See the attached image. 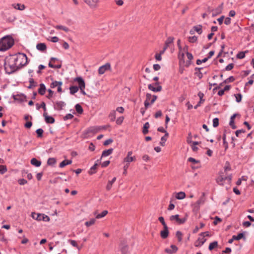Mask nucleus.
<instances>
[{
	"label": "nucleus",
	"instance_id": "cd10ccee",
	"mask_svg": "<svg viewBox=\"0 0 254 254\" xmlns=\"http://www.w3.org/2000/svg\"><path fill=\"white\" fill-rule=\"evenodd\" d=\"M71 163L72 161L71 160H64L60 164L59 166L61 168H63L65 167L66 165L71 164Z\"/></svg>",
	"mask_w": 254,
	"mask_h": 254
},
{
	"label": "nucleus",
	"instance_id": "4c0bfd02",
	"mask_svg": "<svg viewBox=\"0 0 254 254\" xmlns=\"http://www.w3.org/2000/svg\"><path fill=\"white\" fill-rule=\"evenodd\" d=\"M217 246H218V242L217 241H214L212 243H211L209 244L208 249L210 251H212L215 248H216Z\"/></svg>",
	"mask_w": 254,
	"mask_h": 254
},
{
	"label": "nucleus",
	"instance_id": "f3484780",
	"mask_svg": "<svg viewBox=\"0 0 254 254\" xmlns=\"http://www.w3.org/2000/svg\"><path fill=\"white\" fill-rule=\"evenodd\" d=\"M169 234V231L168 227H164L163 230L161 231L160 232V235L162 238L166 239L168 237Z\"/></svg>",
	"mask_w": 254,
	"mask_h": 254
},
{
	"label": "nucleus",
	"instance_id": "a18cd8bd",
	"mask_svg": "<svg viewBox=\"0 0 254 254\" xmlns=\"http://www.w3.org/2000/svg\"><path fill=\"white\" fill-rule=\"evenodd\" d=\"M233 236V239H235V240H240L242 238H243L244 237V235L243 233H239L237 236L234 235Z\"/></svg>",
	"mask_w": 254,
	"mask_h": 254
},
{
	"label": "nucleus",
	"instance_id": "13d9d810",
	"mask_svg": "<svg viewBox=\"0 0 254 254\" xmlns=\"http://www.w3.org/2000/svg\"><path fill=\"white\" fill-rule=\"evenodd\" d=\"M48 92H49V94L47 95V98L51 99L53 97L54 92L50 89L48 90Z\"/></svg>",
	"mask_w": 254,
	"mask_h": 254
},
{
	"label": "nucleus",
	"instance_id": "f704fd0d",
	"mask_svg": "<svg viewBox=\"0 0 254 254\" xmlns=\"http://www.w3.org/2000/svg\"><path fill=\"white\" fill-rule=\"evenodd\" d=\"M79 88V87L76 86H71L69 88L70 94H74V93H76L78 91Z\"/></svg>",
	"mask_w": 254,
	"mask_h": 254
},
{
	"label": "nucleus",
	"instance_id": "37998d69",
	"mask_svg": "<svg viewBox=\"0 0 254 254\" xmlns=\"http://www.w3.org/2000/svg\"><path fill=\"white\" fill-rule=\"evenodd\" d=\"M108 214L107 210H104L101 214H99L96 216V218L100 219L102 217H104Z\"/></svg>",
	"mask_w": 254,
	"mask_h": 254
},
{
	"label": "nucleus",
	"instance_id": "e433bc0d",
	"mask_svg": "<svg viewBox=\"0 0 254 254\" xmlns=\"http://www.w3.org/2000/svg\"><path fill=\"white\" fill-rule=\"evenodd\" d=\"M54 27L57 29H61V30L64 31L65 32H67L69 31V29H68V28H67L65 26H63V25H56Z\"/></svg>",
	"mask_w": 254,
	"mask_h": 254
},
{
	"label": "nucleus",
	"instance_id": "864d4df0",
	"mask_svg": "<svg viewBox=\"0 0 254 254\" xmlns=\"http://www.w3.org/2000/svg\"><path fill=\"white\" fill-rule=\"evenodd\" d=\"M197 38L195 36H190L189 37V41L190 43H194L196 41Z\"/></svg>",
	"mask_w": 254,
	"mask_h": 254
},
{
	"label": "nucleus",
	"instance_id": "2eb2a0df",
	"mask_svg": "<svg viewBox=\"0 0 254 254\" xmlns=\"http://www.w3.org/2000/svg\"><path fill=\"white\" fill-rule=\"evenodd\" d=\"M44 117L45 119V121L48 124H53L55 122V119L54 118L51 116H49L46 112H44L43 114Z\"/></svg>",
	"mask_w": 254,
	"mask_h": 254
},
{
	"label": "nucleus",
	"instance_id": "39448f33",
	"mask_svg": "<svg viewBox=\"0 0 254 254\" xmlns=\"http://www.w3.org/2000/svg\"><path fill=\"white\" fill-rule=\"evenodd\" d=\"M223 174V173H220L219 176L216 179V182L222 186H223L224 183L230 184L232 180V176L230 175L225 177Z\"/></svg>",
	"mask_w": 254,
	"mask_h": 254
},
{
	"label": "nucleus",
	"instance_id": "58836bf2",
	"mask_svg": "<svg viewBox=\"0 0 254 254\" xmlns=\"http://www.w3.org/2000/svg\"><path fill=\"white\" fill-rule=\"evenodd\" d=\"M56 163V159L55 158H50L47 161L48 165L53 166Z\"/></svg>",
	"mask_w": 254,
	"mask_h": 254
},
{
	"label": "nucleus",
	"instance_id": "c03bdc74",
	"mask_svg": "<svg viewBox=\"0 0 254 254\" xmlns=\"http://www.w3.org/2000/svg\"><path fill=\"white\" fill-rule=\"evenodd\" d=\"M96 220L94 218L91 219L90 221L85 222V225L87 227H89L93 225L95 223Z\"/></svg>",
	"mask_w": 254,
	"mask_h": 254
},
{
	"label": "nucleus",
	"instance_id": "c756f323",
	"mask_svg": "<svg viewBox=\"0 0 254 254\" xmlns=\"http://www.w3.org/2000/svg\"><path fill=\"white\" fill-rule=\"evenodd\" d=\"M116 178L114 177L113 178V179L111 181H109L108 182L107 185L106 186L107 190H110L111 189L112 185L116 181Z\"/></svg>",
	"mask_w": 254,
	"mask_h": 254
},
{
	"label": "nucleus",
	"instance_id": "7ed1b4c3",
	"mask_svg": "<svg viewBox=\"0 0 254 254\" xmlns=\"http://www.w3.org/2000/svg\"><path fill=\"white\" fill-rule=\"evenodd\" d=\"M14 44L13 38L10 36H6L0 40V51H4L10 47Z\"/></svg>",
	"mask_w": 254,
	"mask_h": 254
},
{
	"label": "nucleus",
	"instance_id": "4be33fe9",
	"mask_svg": "<svg viewBox=\"0 0 254 254\" xmlns=\"http://www.w3.org/2000/svg\"><path fill=\"white\" fill-rule=\"evenodd\" d=\"M113 151V149H112V148H110L108 150L103 151L102 153L101 158L108 156L109 155H110V154H111L112 153Z\"/></svg>",
	"mask_w": 254,
	"mask_h": 254
},
{
	"label": "nucleus",
	"instance_id": "2f4dec72",
	"mask_svg": "<svg viewBox=\"0 0 254 254\" xmlns=\"http://www.w3.org/2000/svg\"><path fill=\"white\" fill-rule=\"evenodd\" d=\"M150 125L148 122H146L143 126V128L142 130V133L144 134H146L148 132V128H149Z\"/></svg>",
	"mask_w": 254,
	"mask_h": 254
},
{
	"label": "nucleus",
	"instance_id": "72a5a7b5",
	"mask_svg": "<svg viewBox=\"0 0 254 254\" xmlns=\"http://www.w3.org/2000/svg\"><path fill=\"white\" fill-rule=\"evenodd\" d=\"M62 84L63 82L62 81H54L51 84L50 87L52 88H54L59 85H62Z\"/></svg>",
	"mask_w": 254,
	"mask_h": 254
},
{
	"label": "nucleus",
	"instance_id": "de8ad7c7",
	"mask_svg": "<svg viewBox=\"0 0 254 254\" xmlns=\"http://www.w3.org/2000/svg\"><path fill=\"white\" fill-rule=\"evenodd\" d=\"M36 132L38 137H41L43 136V130L42 128H38L36 130Z\"/></svg>",
	"mask_w": 254,
	"mask_h": 254
},
{
	"label": "nucleus",
	"instance_id": "09e8293b",
	"mask_svg": "<svg viewBox=\"0 0 254 254\" xmlns=\"http://www.w3.org/2000/svg\"><path fill=\"white\" fill-rule=\"evenodd\" d=\"M36 107L37 110H39L40 108H42L45 111L46 110V104L44 102H42L40 106H39L38 104H36Z\"/></svg>",
	"mask_w": 254,
	"mask_h": 254
},
{
	"label": "nucleus",
	"instance_id": "052dcab7",
	"mask_svg": "<svg viewBox=\"0 0 254 254\" xmlns=\"http://www.w3.org/2000/svg\"><path fill=\"white\" fill-rule=\"evenodd\" d=\"M188 161H189L190 162H191V163H192L193 164H196V163H198L199 162L198 160H196L194 158H192V157L189 158H188Z\"/></svg>",
	"mask_w": 254,
	"mask_h": 254
},
{
	"label": "nucleus",
	"instance_id": "5fc2aeb1",
	"mask_svg": "<svg viewBox=\"0 0 254 254\" xmlns=\"http://www.w3.org/2000/svg\"><path fill=\"white\" fill-rule=\"evenodd\" d=\"M158 220L162 223V224L163 225V228L165 227H167V225H166V223H165V222L164 221V218L163 217H162V216L159 217L158 218Z\"/></svg>",
	"mask_w": 254,
	"mask_h": 254
},
{
	"label": "nucleus",
	"instance_id": "5701e85b",
	"mask_svg": "<svg viewBox=\"0 0 254 254\" xmlns=\"http://www.w3.org/2000/svg\"><path fill=\"white\" fill-rule=\"evenodd\" d=\"M152 97L151 94L149 93H147L146 95V100L144 102V106L146 108H147L148 106L150 105V103H149V101L150 100L151 98Z\"/></svg>",
	"mask_w": 254,
	"mask_h": 254
},
{
	"label": "nucleus",
	"instance_id": "423d86ee",
	"mask_svg": "<svg viewBox=\"0 0 254 254\" xmlns=\"http://www.w3.org/2000/svg\"><path fill=\"white\" fill-rule=\"evenodd\" d=\"M99 130L100 127H90L83 132L82 134L83 137L88 138L90 137L97 133Z\"/></svg>",
	"mask_w": 254,
	"mask_h": 254
},
{
	"label": "nucleus",
	"instance_id": "6e6552de",
	"mask_svg": "<svg viewBox=\"0 0 254 254\" xmlns=\"http://www.w3.org/2000/svg\"><path fill=\"white\" fill-rule=\"evenodd\" d=\"M132 152L131 151H128L127 153V156L124 158L123 163L129 165L130 162H134L136 160L135 156H132Z\"/></svg>",
	"mask_w": 254,
	"mask_h": 254
},
{
	"label": "nucleus",
	"instance_id": "473e14b6",
	"mask_svg": "<svg viewBox=\"0 0 254 254\" xmlns=\"http://www.w3.org/2000/svg\"><path fill=\"white\" fill-rule=\"evenodd\" d=\"M68 243H69L73 247L76 248L79 251L80 250L81 247H79L77 245V242L75 240H68Z\"/></svg>",
	"mask_w": 254,
	"mask_h": 254
},
{
	"label": "nucleus",
	"instance_id": "aec40b11",
	"mask_svg": "<svg viewBox=\"0 0 254 254\" xmlns=\"http://www.w3.org/2000/svg\"><path fill=\"white\" fill-rule=\"evenodd\" d=\"M204 233H200L199 234V237L198 238V241H199L200 244H197V246H202L206 241V239L205 238V237L204 236Z\"/></svg>",
	"mask_w": 254,
	"mask_h": 254
},
{
	"label": "nucleus",
	"instance_id": "f8f14e48",
	"mask_svg": "<svg viewBox=\"0 0 254 254\" xmlns=\"http://www.w3.org/2000/svg\"><path fill=\"white\" fill-rule=\"evenodd\" d=\"M170 220L171 221H176L178 224H183L186 221V219H185L179 218V215L178 214L171 216L170 217Z\"/></svg>",
	"mask_w": 254,
	"mask_h": 254
},
{
	"label": "nucleus",
	"instance_id": "8fccbe9b",
	"mask_svg": "<svg viewBox=\"0 0 254 254\" xmlns=\"http://www.w3.org/2000/svg\"><path fill=\"white\" fill-rule=\"evenodd\" d=\"M245 53L246 52H239L237 55V58L240 59L244 58L245 57Z\"/></svg>",
	"mask_w": 254,
	"mask_h": 254
},
{
	"label": "nucleus",
	"instance_id": "c9c22d12",
	"mask_svg": "<svg viewBox=\"0 0 254 254\" xmlns=\"http://www.w3.org/2000/svg\"><path fill=\"white\" fill-rule=\"evenodd\" d=\"M109 118L111 121L114 122L116 119V111L114 110L111 111L109 115Z\"/></svg>",
	"mask_w": 254,
	"mask_h": 254
},
{
	"label": "nucleus",
	"instance_id": "9d476101",
	"mask_svg": "<svg viewBox=\"0 0 254 254\" xmlns=\"http://www.w3.org/2000/svg\"><path fill=\"white\" fill-rule=\"evenodd\" d=\"M111 69V65L109 63H107L105 64L100 66L98 69V73L100 74H104L106 71L109 70Z\"/></svg>",
	"mask_w": 254,
	"mask_h": 254
},
{
	"label": "nucleus",
	"instance_id": "393cba45",
	"mask_svg": "<svg viewBox=\"0 0 254 254\" xmlns=\"http://www.w3.org/2000/svg\"><path fill=\"white\" fill-rule=\"evenodd\" d=\"M31 164L36 167H39L41 165V162L36 158H32L31 160Z\"/></svg>",
	"mask_w": 254,
	"mask_h": 254
},
{
	"label": "nucleus",
	"instance_id": "dca6fc26",
	"mask_svg": "<svg viewBox=\"0 0 254 254\" xmlns=\"http://www.w3.org/2000/svg\"><path fill=\"white\" fill-rule=\"evenodd\" d=\"M65 105V104L63 101H57L55 104L54 108L58 110H61Z\"/></svg>",
	"mask_w": 254,
	"mask_h": 254
},
{
	"label": "nucleus",
	"instance_id": "a19ab883",
	"mask_svg": "<svg viewBox=\"0 0 254 254\" xmlns=\"http://www.w3.org/2000/svg\"><path fill=\"white\" fill-rule=\"evenodd\" d=\"M75 110L76 111V112L81 114L83 113V109L82 108V107L81 106V105H80L79 104H77L75 105Z\"/></svg>",
	"mask_w": 254,
	"mask_h": 254
},
{
	"label": "nucleus",
	"instance_id": "6e6d98bb",
	"mask_svg": "<svg viewBox=\"0 0 254 254\" xmlns=\"http://www.w3.org/2000/svg\"><path fill=\"white\" fill-rule=\"evenodd\" d=\"M129 165L125 164V165L123 167L124 172L123 173V174L125 176H126L127 174V170L129 167Z\"/></svg>",
	"mask_w": 254,
	"mask_h": 254
},
{
	"label": "nucleus",
	"instance_id": "9b49d317",
	"mask_svg": "<svg viewBox=\"0 0 254 254\" xmlns=\"http://www.w3.org/2000/svg\"><path fill=\"white\" fill-rule=\"evenodd\" d=\"M174 38L171 37H168L165 41V46L162 50L161 51V54H163L170 45L173 42Z\"/></svg>",
	"mask_w": 254,
	"mask_h": 254
},
{
	"label": "nucleus",
	"instance_id": "603ef678",
	"mask_svg": "<svg viewBox=\"0 0 254 254\" xmlns=\"http://www.w3.org/2000/svg\"><path fill=\"white\" fill-rule=\"evenodd\" d=\"M218 125H219V119L217 118H214L213 120V126L214 127H216L218 126Z\"/></svg>",
	"mask_w": 254,
	"mask_h": 254
},
{
	"label": "nucleus",
	"instance_id": "a878e982",
	"mask_svg": "<svg viewBox=\"0 0 254 254\" xmlns=\"http://www.w3.org/2000/svg\"><path fill=\"white\" fill-rule=\"evenodd\" d=\"M37 49L41 51H44L46 49V45L44 43H39L36 46Z\"/></svg>",
	"mask_w": 254,
	"mask_h": 254
},
{
	"label": "nucleus",
	"instance_id": "b1692460",
	"mask_svg": "<svg viewBox=\"0 0 254 254\" xmlns=\"http://www.w3.org/2000/svg\"><path fill=\"white\" fill-rule=\"evenodd\" d=\"M29 85L28 88L29 89L33 88L37 85V83L34 81V80L32 78H30L29 79Z\"/></svg>",
	"mask_w": 254,
	"mask_h": 254
},
{
	"label": "nucleus",
	"instance_id": "bf43d9fd",
	"mask_svg": "<svg viewBox=\"0 0 254 254\" xmlns=\"http://www.w3.org/2000/svg\"><path fill=\"white\" fill-rule=\"evenodd\" d=\"M245 130H244V129H240V130H237L235 132V134H236V135L237 137H240V134L243 133H245Z\"/></svg>",
	"mask_w": 254,
	"mask_h": 254
},
{
	"label": "nucleus",
	"instance_id": "4468645a",
	"mask_svg": "<svg viewBox=\"0 0 254 254\" xmlns=\"http://www.w3.org/2000/svg\"><path fill=\"white\" fill-rule=\"evenodd\" d=\"M91 7H95L99 2V0H83Z\"/></svg>",
	"mask_w": 254,
	"mask_h": 254
},
{
	"label": "nucleus",
	"instance_id": "e2e57ef3",
	"mask_svg": "<svg viewBox=\"0 0 254 254\" xmlns=\"http://www.w3.org/2000/svg\"><path fill=\"white\" fill-rule=\"evenodd\" d=\"M235 80V78L233 76H230L229 77V78H228L227 79H226L224 81V82L226 83H228L229 82H233Z\"/></svg>",
	"mask_w": 254,
	"mask_h": 254
},
{
	"label": "nucleus",
	"instance_id": "79ce46f5",
	"mask_svg": "<svg viewBox=\"0 0 254 254\" xmlns=\"http://www.w3.org/2000/svg\"><path fill=\"white\" fill-rule=\"evenodd\" d=\"M97 164H95L90 169L89 171V174L90 175H92L96 172V169L97 168Z\"/></svg>",
	"mask_w": 254,
	"mask_h": 254
},
{
	"label": "nucleus",
	"instance_id": "0eeeda50",
	"mask_svg": "<svg viewBox=\"0 0 254 254\" xmlns=\"http://www.w3.org/2000/svg\"><path fill=\"white\" fill-rule=\"evenodd\" d=\"M31 217L37 220V221H43L45 222H48L50 220V217L44 214L36 213L35 212H32L31 214Z\"/></svg>",
	"mask_w": 254,
	"mask_h": 254
},
{
	"label": "nucleus",
	"instance_id": "412c9836",
	"mask_svg": "<svg viewBox=\"0 0 254 254\" xmlns=\"http://www.w3.org/2000/svg\"><path fill=\"white\" fill-rule=\"evenodd\" d=\"M46 88L45 85L43 83L40 84V87L38 89V93L40 95H43L45 94V93L46 92Z\"/></svg>",
	"mask_w": 254,
	"mask_h": 254
},
{
	"label": "nucleus",
	"instance_id": "f03ea898",
	"mask_svg": "<svg viewBox=\"0 0 254 254\" xmlns=\"http://www.w3.org/2000/svg\"><path fill=\"white\" fill-rule=\"evenodd\" d=\"M188 47H186L184 48V51L186 52L188 60L187 61H185V53H179L178 58L179 60V64L180 65H182L183 66H186V67H188L189 66L192 64V60L193 58L192 55L188 52Z\"/></svg>",
	"mask_w": 254,
	"mask_h": 254
},
{
	"label": "nucleus",
	"instance_id": "6ab92c4d",
	"mask_svg": "<svg viewBox=\"0 0 254 254\" xmlns=\"http://www.w3.org/2000/svg\"><path fill=\"white\" fill-rule=\"evenodd\" d=\"M148 87L149 90L155 92L161 91L162 90L161 86H158L157 87H155L153 85L149 84Z\"/></svg>",
	"mask_w": 254,
	"mask_h": 254
},
{
	"label": "nucleus",
	"instance_id": "c85d7f7f",
	"mask_svg": "<svg viewBox=\"0 0 254 254\" xmlns=\"http://www.w3.org/2000/svg\"><path fill=\"white\" fill-rule=\"evenodd\" d=\"M168 136H169L168 133V132H166L165 135L161 137V141L160 142V144L161 146H163L165 145V142H166V141Z\"/></svg>",
	"mask_w": 254,
	"mask_h": 254
},
{
	"label": "nucleus",
	"instance_id": "680f3d73",
	"mask_svg": "<svg viewBox=\"0 0 254 254\" xmlns=\"http://www.w3.org/2000/svg\"><path fill=\"white\" fill-rule=\"evenodd\" d=\"M123 120H124V117H120L118 118L117 119L116 123L118 125H121L123 123Z\"/></svg>",
	"mask_w": 254,
	"mask_h": 254
},
{
	"label": "nucleus",
	"instance_id": "f257e3e1",
	"mask_svg": "<svg viewBox=\"0 0 254 254\" xmlns=\"http://www.w3.org/2000/svg\"><path fill=\"white\" fill-rule=\"evenodd\" d=\"M4 67L5 72L8 74H11L18 69L11 55L5 58Z\"/></svg>",
	"mask_w": 254,
	"mask_h": 254
},
{
	"label": "nucleus",
	"instance_id": "20e7f679",
	"mask_svg": "<svg viewBox=\"0 0 254 254\" xmlns=\"http://www.w3.org/2000/svg\"><path fill=\"white\" fill-rule=\"evenodd\" d=\"M11 56L16 64L18 69L27 64V57L25 54L18 53L17 55Z\"/></svg>",
	"mask_w": 254,
	"mask_h": 254
},
{
	"label": "nucleus",
	"instance_id": "7c9ffc66",
	"mask_svg": "<svg viewBox=\"0 0 254 254\" xmlns=\"http://www.w3.org/2000/svg\"><path fill=\"white\" fill-rule=\"evenodd\" d=\"M186 197V194L183 191H180L176 194V197L178 199H182Z\"/></svg>",
	"mask_w": 254,
	"mask_h": 254
},
{
	"label": "nucleus",
	"instance_id": "ddd939ff",
	"mask_svg": "<svg viewBox=\"0 0 254 254\" xmlns=\"http://www.w3.org/2000/svg\"><path fill=\"white\" fill-rule=\"evenodd\" d=\"M178 251V248L175 246L172 245L170 248H166L165 252L169 254H173L175 253Z\"/></svg>",
	"mask_w": 254,
	"mask_h": 254
},
{
	"label": "nucleus",
	"instance_id": "bb28decb",
	"mask_svg": "<svg viewBox=\"0 0 254 254\" xmlns=\"http://www.w3.org/2000/svg\"><path fill=\"white\" fill-rule=\"evenodd\" d=\"M12 6L15 9L20 10H23L25 8V6L24 4L20 3L14 4L12 5Z\"/></svg>",
	"mask_w": 254,
	"mask_h": 254
},
{
	"label": "nucleus",
	"instance_id": "1a4fd4ad",
	"mask_svg": "<svg viewBox=\"0 0 254 254\" xmlns=\"http://www.w3.org/2000/svg\"><path fill=\"white\" fill-rule=\"evenodd\" d=\"M74 80L75 81H77L78 82L79 88L80 89L81 93L83 95H85L86 93L84 90L85 87V85L84 81L82 79V78L81 77H76L75 78H74Z\"/></svg>",
	"mask_w": 254,
	"mask_h": 254
},
{
	"label": "nucleus",
	"instance_id": "774afa93",
	"mask_svg": "<svg viewBox=\"0 0 254 254\" xmlns=\"http://www.w3.org/2000/svg\"><path fill=\"white\" fill-rule=\"evenodd\" d=\"M73 118V116L71 114H67L64 117V120H69V119H72Z\"/></svg>",
	"mask_w": 254,
	"mask_h": 254
},
{
	"label": "nucleus",
	"instance_id": "69168bd1",
	"mask_svg": "<svg viewBox=\"0 0 254 254\" xmlns=\"http://www.w3.org/2000/svg\"><path fill=\"white\" fill-rule=\"evenodd\" d=\"M113 140L112 139L110 138V139H108L106 140V141H105L103 144L105 146H107V145L110 144V143H111L112 142H113Z\"/></svg>",
	"mask_w": 254,
	"mask_h": 254
},
{
	"label": "nucleus",
	"instance_id": "0e129e2a",
	"mask_svg": "<svg viewBox=\"0 0 254 254\" xmlns=\"http://www.w3.org/2000/svg\"><path fill=\"white\" fill-rule=\"evenodd\" d=\"M207 60H208V58H207L203 59L202 60H197L196 61V64L199 65V64H201L202 63L206 62Z\"/></svg>",
	"mask_w": 254,
	"mask_h": 254
},
{
	"label": "nucleus",
	"instance_id": "3c124183",
	"mask_svg": "<svg viewBox=\"0 0 254 254\" xmlns=\"http://www.w3.org/2000/svg\"><path fill=\"white\" fill-rule=\"evenodd\" d=\"M176 237L178 238L179 242H181L182 240V233L180 231L176 232Z\"/></svg>",
	"mask_w": 254,
	"mask_h": 254
},
{
	"label": "nucleus",
	"instance_id": "a211bd4d",
	"mask_svg": "<svg viewBox=\"0 0 254 254\" xmlns=\"http://www.w3.org/2000/svg\"><path fill=\"white\" fill-rule=\"evenodd\" d=\"M198 96L199 97L200 99V102H199L197 104L194 106V108L195 109H197V107L200 106L201 104L203 103L204 102V100L203 99V97L204 96V94L201 92H199L198 93Z\"/></svg>",
	"mask_w": 254,
	"mask_h": 254
},
{
	"label": "nucleus",
	"instance_id": "338daca9",
	"mask_svg": "<svg viewBox=\"0 0 254 254\" xmlns=\"http://www.w3.org/2000/svg\"><path fill=\"white\" fill-rule=\"evenodd\" d=\"M18 182L20 185H25L27 183V181L24 179H19Z\"/></svg>",
	"mask_w": 254,
	"mask_h": 254
},
{
	"label": "nucleus",
	"instance_id": "4d7b16f0",
	"mask_svg": "<svg viewBox=\"0 0 254 254\" xmlns=\"http://www.w3.org/2000/svg\"><path fill=\"white\" fill-rule=\"evenodd\" d=\"M235 97H236V100L237 102H240L241 100H242V96L241 94H237L236 95H235Z\"/></svg>",
	"mask_w": 254,
	"mask_h": 254
},
{
	"label": "nucleus",
	"instance_id": "ea45409f",
	"mask_svg": "<svg viewBox=\"0 0 254 254\" xmlns=\"http://www.w3.org/2000/svg\"><path fill=\"white\" fill-rule=\"evenodd\" d=\"M193 29L195 30V31L197 32L199 34H201V33L202 32V26L201 25H198L194 26Z\"/></svg>",
	"mask_w": 254,
	"mask_h": 254
},
{
	"label": "nucleus",
	"instance_id": "49530a36",
	"mask_svg": "<svg viewBox=\"0 0 254 254\" xmlns=\"http://www.w3.org/2000/svg\"><path fill=\"white\" fill-rule=\"evenodd\" d=\"M7 171V168L5 166L0 165V173L3 174Z\"/></svg>",
	"mask_w": 254,
	"mask_h": 254
}]
</instances>
